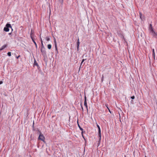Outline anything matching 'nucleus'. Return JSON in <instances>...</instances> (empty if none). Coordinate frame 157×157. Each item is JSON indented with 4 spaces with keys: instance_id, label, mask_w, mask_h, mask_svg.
I'll list each match as a JSON object with an SVG mask.
<instances>
[{
    "instance_id": "nucleus-1",
    "label": "nucleus",
    "mask_w": 157,
    "mask_h": 157,
    "mask_svg": "<svg viewBox=\"0 0 157 157\" xmlns=\"http://www.w3.org/2000/svg\"><path fill=\"white\" fill-rule=\"evenodd\" d=\"M9 28L11 29L12 31L13 30L11 25L9 23H7L4 28L3 30L6 32H8L9 31Z\"/></svg>"
},
{
    "instance_id": "nucleus-2",
    "label": "nucleus",
    "mask_w": 157,
    "mask_h": 157,
    "mask_svg": "<svg viewBox=\"0 0 157 157\" xmlns=\"http://www.w3.org/2000/svg\"><path fill=\"white\" fill-rule=\"evenodd\" d=\"M37 130L39 132V136L38 137V140H40L41 141H43L44 142V140L45 139V138L44 135L41 134V132L40 131L38 128H37Z\"/></svg>"
},
{
    "instance_id": "nucleus-3",
    "label": "nucleus",
    "mask_w": 157,
    "mask_h": 157,
    "mask_svg": "<svg viewBox=\"0 0 157 157\" xmlns=\"http://www.w3.org/2000/svg\"><path fill=\"white\" fill-rule=\"evenodd\" d=\"M97 126L98 129V136L99 137V140L98 141V144H99L100 142V140H101V129H100L99 126L98 124H97Z\"/></svg>"
},
{
    "instance_id": "nucleus-4",
    "label": "nucleus",
    "mask_w": 157,
    "mask_h": 157,
    "mask_svg": "<svg viewBox=\"0 0 157 157\" xmlns=\"http://www.w3.org/2000/svg\"><path fill=\"white\" fill-rule=\"evenodd\" d=\"M149 32V33L154 37L157 38V32H156L154 29L151 30Z\"/></svg>"
},
{
    "instance_id": "nucleus-5",
    "label": "nucleus",
    "mask_w": 157,
    "mask_h": 157,
    "mask_svg": "<svg viewBox=\"0 0 157 157\" xmlns=\"http://www.w3.org/2000/svg\"><path fill=\"white\" fill-rule=\"evenodd\" d=\"M41 52L42 54L44 57H45L46 56V53L45 48L41 49Z\"/></svg>"
},
{
    "instance_id": "nucleus-6",
    "label": "nucleus",
    "mask_w": 157,
    "mask_h": 157,
    "mask_svg": "<svg viewBox=\"0 0 157 157\" xmlns=\"http://www.w3.org/2000/svg\"><path fill=\"white\" fill-rule=\"evenodd\" d=\"M84 99H84V105L87 111H88V106H87V102H86V97L85 96Z\"/></svg>"
},
{
    "instance_id": "nucleus-7",
    "label": "nucleus",
    "mask_w": 157,
    "mask_h": 157,
    "mask_svg": "<svg viewBox=\"0 0 157 157\" xmlns=\"http://www.w3.org/2000/svg\"><path fill=\"white\" fill-rule=\"evenodd\" d=\"M34 31L32 29H31V33H30V37L31 38V39H33L34 38Z\"/></svg>"
},
{
    "instance_id": "nucleus-8",
    "label": "nucleus",
    "mask_w": 157,
    "mask_h": 157,
    "mask_svg": "<svg viewBox=\"0 0 157 157\" xmlns=\"http://www.w3.org/2000/svg\"><path fill=\"white\" fill-rule=\"evenodd\" d=\"M54 42L55 44V48L56 50L57 51V53H58V48L57 46L56 42V39L54 37Z\"/></svg>"
},
{
    "instance_id": "nucleus-9",
    "label": "nucleus",
    "mask_w": 157,
    "mask_h": 157,
    "mask_svg": "<svg viewBox=\"0 0 157 157\" xmlns=\"http://www.w3.org/2000/svg\"><path fill=\"white\" fill-rule=\"evenodd\" d=\"M54 42L55 44V48L56 50L57 51V53H58V48L57 46L56 42V39L54 37Z\"/></svg>"
},
{
    "instance_id": "nucleus-10",
    "label": "nucleus",
    "mask_w": 157,
    "mask_h": 157,
    "mask_svg": "<svg viewBox=\"0 0 157 157\" xmlns=\"http://www.w3.org/2000/svg\"><path fill=\"white\" fill-rule=\"evenodd\" d=\"M34 67L35 66H36L37 67V68L38 69L40 68V67H39L38 64L36 62V61L35 60V59L34 60V62L33 64Z\"/></svg>"
},
{
    "instance_id": "nucleus-11",
    "label": "nucleus",
    "mask_w": 157,
    "mask_h": 157,
    "mask_svg": "<svg viewBox=\"0 0 157 157\" xmlns=\"http://www.w3.org/2000/svg\"><path fill=\"white\" fill-rule=\"evenodd\" d=\"M153 29H154L152 26V25L151 24H150V25L149 28L148 29L149 31H150Z\"/></svg>"
},
{
    "instance_id": "nucleus-12",
    "label": "nucleus",
    "mask_w": 157,
    "mask_h": 157,
    "mask_svg": "<svg viewBox=\"0 0 157 157\" xmlns=\"http://www.w3.org/2000/svg\"><path fill=\"white\" fill-rule=\"evenodd\" d=\"M7 44H5L2 46V47L0 48V51L2 50H3L5 48L7 47Z\"/></svg>"
},
{
    "instance_id": "nucleus-13",
    "label": "nucleus",
    "mask_w": 157,
    "mask_h": 157,
    "mask_svg": "<svg viewBox=\"0 0 157 157\" xmlns=\"http://www.w3.org/2000/svg\"><path fill=\"white\" fill-rule=\"evenodd\" d=\"M152 52H153L152 56H153V57L154 58V59H155V51H154V49H152Z\"/></svg>"
},
{
    "instance_id": "nucleus-14",
    "label": "nucleus",
    "mask_w": 157,
    "mask_h": 157,
    "mask_svg": "<svg viewBox=\"0 0 157 157\" xmlns=\"http://www.w3.org/2000/svg\"><path fill=\"white\" fill-rule=\"evenodd\" d=\"M33 41V42L34 43V44H35V46H36V49H37V45L36 43V42H35V41L34 40V38L33 39H32Z\"/></svg>"
},
{
    "instance_id": "nucleus-15",
    "label": "nucleus",
    "mask_w": 157,
    "mask_h": 157,
    "mask_svg": "<svg viewBox=\"0 0 157 157\" xmlns=\"http://www.w3.org/2000/svg\"><path fill=\"white\" fill-rule=\"evenodd\" d=\"M80 43L79 41V38H78L77 40V46H79Z\"/></svg>"
},
{
    "instance_id": "nucleus-16",
    "label": "nucleus",
    "mask_w": 157,
    "mask_h": 157,
    "mask_svg": "<svg viewBox=\"0 0 157 157\" xmlns=\"http://www.w3.org/2000/svg\"><path fill=\"white\" fill-rule=\"evenodd\" d=\"M77 123H78V126L79 127V128L81 130H83V129L80 126V125H79V124H78V121H77Z\"/></svg>"
},
{
    "instance_id": "nucleus-17",
    "label": "nucleus",
    "mask_w": 157,
    "mask_h": 157,
    "mask_svg": "<svg viewBox=\"0 0 157 157\" xmlns=\"http://www.w3.org/2000/svg\"><path fill=\"white\" fill-rule=\"evenodd\" d=\"M52 46L50 44H48V49H50L51 48Z\"/></svg>"
},
{
    "instance_id": "nucleus-18",
    "label": "nucleus",
    "mask_w": 157,
    "mask_h": 157,
    "mask_svg": "<svg viewBox=\"0 0 157 157\" xmlns=\"http://www.w3.org/2000/svg\"><path fill=\"white\" fill-rule=\"evenodd\" d=\"M86 60V59H82V62H81V64H80V67H81V66L82 65V63L83 62H84L85 60ZM80 68H79V69H80Z\"/></svg>"
},
{
    "instance_id": "nucleus-19",
    "label": "nucleus",
    "mask_w": 157,
    "mask_h": 157,
    "mask_svg": "<svg viewBox=\"0 0 157 157\" xmlns=\"http://www.w3.org/2000/svg\"><path fill=\"white\" fill-rule=\"evenodd\" d=\"M8 56H11V52H9L7 54Z\"/></svg>"
},
{
    "instance_id": "nucleus-20",
    "label": "nucleus",
    "mask_w": 157,
    "mask_h": 157,
    "mask_svg": "<svg viewBox=\"0 0 157 157\" xmlns=\"http://www.w3.org/2000/svg\"><path fill=\"white\" fill-rule=\"evenodd\" d=\"M44 48H45L43 45V43H42V44H41V49H44Z\"/></svg>"
},
{
    "instance_id": "nucleus-21",
    "label": "nucleus",
    "mask_w": 157,
    "mask_h": 157,
    "mask_svg": "<svg viewBox=\"0 0 157 157\" xmlns=\"http://www.w3.org/2000/svg\"><path fill=\"white\" fill-rule=\"evenodd\" d=\"M59 2L61 4H62L63 2V0H58Z\"/></svg>"
},
{
    "instance_id": "nucleus-22",
    "label": "nucleus",
    "mask_w": 157,
    "mask_h": 157,
    "mask_svg": "<svg viewBox=\"0 0 157 157\" xmlns=\"http://www.w3.org/2000/svg\"><path fill=\"white\" fill-rule=\"evenodd\" d=\"M46 40L47 41H48L50 40V38H49L48 37H46Z\"/></svg>"
},
{
    "instance_id": "nucleus-23",
    "label": "nucleus",
    "mask_w": 157,
    "mask_h": 157,
    "mask_svg": "<svg viewBox=\"0 0 157 157\" xmlns=\"http://www.w3.org/2000/svg\"><path fill=\"white\" fill-rule=\"evenodd\" d=\"M135 98V97L134 96H132L131 97V98L132 99H134Z\"/></svg>"
},
{
    "instance_id": "nucleus-24",
    "label": "nucleus",
    "mask_w": 157,
    "mask_h": 157,
    "mask_svg": "<svg viewBox=\"0 0 157 157\" xmlns=\"http://www.w3.org/2000/svg\"><path fill=\"white\" fill-rule=\"evenodd\" d=\"M106 105V106L107 107V109H108L109 111V112L111 113V111H110V109H109V108H108V107H107V105Z\"/></svg>"
},
{
    "instance_id": "nucleus-25",
    "label": "nucleus",
    "mask_w": 157,
    "mask_h": 157,
    "mask_svg": "<svg viewBox=\"0 0 157 157\" xmlns=\"http://www.w3.org/2000/svg\"><path fill=\"white\" fill-rule=\"evenodd\" d=\"M30 138L31 140H32L33 139V137L32 135H31L30 136Z\"/></svg>"
},
{
    "instance_id": "nucleus-26",
    "label": "nucleus",
    "mask_w": 157,
    "mask_h": 157,
    "mask_svg": "<svg viewBox=\"0 0 157 157\" xmlns=\"http://www.w3.org/2000/svg\"><path fill=\"white\" fill-rule=\"evenodd\" d=\"M82 131V132H81V134H82H82H83V133L84 132H85V131H83V130H81Z\"/></svg>"
},
{
    "instance_id": "nucleus-27",
    "label": "nucleus",
    "mask_w": 157,
    "mask_h": 157,
    "mask_svg": "<svg viewBox=\"0 0 157 157\" xmlns=\"http://www.w3.org/2000/svg\"><path fill=\"white\" fill-rule=\"evenodd\" d=\"M34 121H33V126H32L33 128H34Z\"/></svg>"
},
{
    "instance_id": "nucleus-28",
    "label": "nucleus",
    "mask_w": 157,
    "mask_h": 157,
    "mask_svg": "<svg viewBox=\"0 0 157 157\" xmlns=\"http://www.w3.org/2000/svg\"><path fill=\"white\" fill-rule=\"evenodd\" d=\"M20 57V55H19L18 56H16V58L17 59H18L19 57Z\"/></svg>"
},
{
    "instance_id": "nucleus-29",
    "label": "nucleus",
    "mask_w": 157,
    "mask_h": 157,
    "mask_svg": "<svg viewBox=\"0 0 157 157\" xmlns=\"http://www.w3.org/2000/svg\"><path fill=\"white\" fill-rule=\"evenodd\" d=\"M79 46H77V51H78L79 50Z\"/></svg>"
},
{
    "instance_id": "nucleus-30",
    "label": "nucleus",
    "mask_w": 157,
    "mask_h": 157,
    "mask_svg": "<svg viewBox=\"0 0 157 157\" xmlns=\"http://www.w3.org/2000/svg\"><path fill=\"white\" fill-rule=\"evenodd\" d=\"M101 81H102V82H103V75H102V78H101Z\"/></svg>"
},
{
    "instance_id": "nucleus-31",
    "label": "nucleus",
    "mask_w": 157,
    "mask_h": 157,
    "mask_svg": "<svg viewBox=\"0 0 157 157\" xmlns=\"http://www.w3.org/2000/svg\"><path fill=\"white\" fill-rule=\"evenodd\" d=\"M3 83V82L2 81H0V85L2 84Z\"/></svg>"
},
{
    "instance_id": "nucleus-32",
    "label": "nucleus",
    "mask_w": 157,
    "mask_h": 157,
    "mask_svg": "<svg viewBox=\"0 0 157 157\" xmlns=\"http://www.w3.org/2000/svg\"><path fill=\"white\" fill-rule=\"evenodd\" d=\"M140 18H141V16L142 14L140 13Z\"/></svg>"
},
{
    "instance_id": "nucleus-33",
    "label": "nucleus",
    "mask_w": 157,
    "mask_h": 157,
    "mask_svg": "<svg viewBox=\"0 0 157 157\" xmlns=\"http://www.w3.org/2000/svg\"><path fill=\"white\" fill-rule=\"evenodd\" d=\"M82 137L85 140V138H84V137L83 134H82Z\"/></svg>"
},
{
    "instance_id": "nucleus-34",
    "label": "nucleus",
    "mask_w": 157,
    "mask_h": 157,
    "mask_svg": "<svg viewBox=\"0 0 157 157\" xmlns=\"http://www.w3.org/2000/svg\"><path fill=\"white\" fill-rule=\"evenodd\" d=\"M81 106L82 109V110L83 111V107L82 106V105H81Z\"/></svg>"
},
{
    "instance_id": "nucleus-35",
    "label": "nucleus",
    "mask_w": 157,
    "mask_h": 157,
    "mask_svg": "<svg viewBox=\"0 0 157 157\" xmlns=\"http://www.w3.org/2000/svg\"><path fill=\"white\" fill-rule=\"evenodd\" d=\"M33 131L36 130V129H35L34 128H33Z\"/></svg>"
},
{
    "instance_id": "nucleus-36",
    "label": "nucleus",
    "mask_w": 157,
    "mask_h": 157,
    "mask_svg": "<svg viewBox=\"0 0 157 157\" xmlns=\"http://www.w3.org/2000/svg\"><path fill=\"white\" fill-rule=\"evenodd\" d=\"M41 44H42V43H43V41H42V40H41Z\"/></svg>"
},
{
    "instance_id": "nucleus-37",
    "label": "nucleus",
    "mask_w": 157,
    "mask_h": 157,
    "mask_svg": "<svg viewBox=\"0 0 157 157\" xmlns=\"http://www.w3.org/2000/svg\"><path fill=\"white\" fill-rule=\"evenodd\" d=\"M12 33H9V35H10Z\"/></svg>"
},
{
    "instance_id": "nucleus-38",
    "label": "nucleus",
    "mask_w": 157,
    "mask_h": 157,
    "mask_svg": "<svg viewBox=\"0 0 157 157\" xmlns=\"http://www.w3.org/2000/svg\"><path fill=\"white\" fill-rule=\"evenodd\" d=\"M40 41H41V40H42V39L41 37H40Z\"/></svg>"
},
{
    "instance_id": "nucleus-39",
    "label": "nucleus",
    "mask_w": 157,
    "mask_h": 157,
    "mask_svg": "<svg viewBox=\"0 0 157 157\" xmlns=\"http://www.w3.org/2000/svg\"><path fill=\"white\" fill-rule=\"evenodd\" d=\"M153 141L154 142V139L153 140Z\"/></svg>"
},
{
    "instance_id": "nucleus-40",
    "label": "nucleus",
    "mask_w": 157,
    "mask_h": 157,
    "mask_svg": "<svg viewBox=\"0 0 157 157\" xmlns=\"http://www.w3.org/2000/svg\"><path fill=\"white\" fill-rule=\"evenodd\" d=\"M145 157H147L146 156H145Z\"/></svg>"
}]
</instances>
